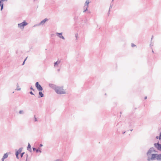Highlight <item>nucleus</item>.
I'll use <instances>...</instances> for the list:
<instances>
[{
	"label": "nucleus",
	"instance_id": "473e14b6",
	"mask_svg": "<svg viewBox=\"0 0 161 161\" xmlns=\"http://www.w3.org/2000/svg\"><path fill=\"white\" fill-rule=\"evenodd\" d=\"M60 38H61V39H63L64 40H65V38L63 36H61V37Z\"/></svg>",
	"mask_w": 161,
	"mask_h": 161
},
{
	"label": "nucleus",
	"instance_id": "7c9ffc66",
	"mask_svg": "<svg viewBox=\"0 0 161 161\" xmlns=\"http://www.w3.org/2000/svg\"><path fill=\"white\" fill-rule=\"evenodd\" d=\"M159 142L160 144H161V136H159Z\"/></svg>",
	"mask_w": 161,
	"mask_h": 161
},
{
	"label": "nucleus",
	"instance_id": "f8f14e48",
	"mask_svg": "<svg viewBox=\"0 0 161 161\" xmlns=\"http://www.w3.org/2000/svg\"><path fill=\"white\" fill-rule=\"evenodd\" d=\"M23 147H20L18 151H17L15 153V155H19L22 151Z\"/></svg>",
	"mask_w": 161,
	"mask_h": 161
},
{
	"label": "nucleus",
	"instance_id": "58836bf2",
	"mask_svg": "<svg viewBox=\"0 0 161 161\" xmlns=\"http://www.w3.org/2000/svg\"><path fill=\"white\" fill-rule=\"evenodd\" d=\"M16 158L17 159H19V155H16Z\"/></svg>",
	"mask_w": 161,
	"mask_h": 161
},
{
	"label": "nucleus",
	"instance_id": "f704fd0d",
	"mask_svg": "<svg viewBox=\"0 0 161 161\" xmlns=\"http://www.w3.org/2000/svg\"><path fill=\"white\" fill-rule=\"evenodd\" d=\"M30 94H31V95H34V93H33V92H32V91H31L30 92Z\"/></svg>",
	"mask_w": 161,
	"mask_h": 161
},
{
	"label": "nucleus",
	"instance_id": "c756f323",
	"mask_svg": "<svg viewBox=\"0 0 161 161\" xmlns=\"http://www.w3.org/2000/svg\"><path fill=\"white\" fill-rule=\"evenodd\" d=\"M112 6H113V5L112 4H111L110 6V7H109V9L110 10V9H111L112 7Z\"/></svg>",
	"mask_w": 161,
	"mask_h": 161
},
{
	"label": "nucleus",
	"instance_id": "4c0bfd02",
	"mask_svg": "<svg viewBox=\"0 0 161 161\" xmlns=\"http://www.w3.org/2000/svg\"><path fill=\"white\" fill-rule=\"evenodd\" d=\"M75 37H76V39H77V37H78V34H75Z\"/></svg>",
	"mask_w": 161,
	"mask_h": 161
},
{
	"label": "nucleus",
	"instance_id": "f3484780",
	"mask_svg": "<svg viewBox=\"0 0 161 161\" xmlns=\"http://www.w3.org/2000/svg\"><path fill=\"white\" fill-rule=\"evenodd\" d=\"M8 155L7 153H5L4 154V155L3 157V158H4L5 159L7 158L8 157Z\"/></svg>",
	"mask_w": 161,
	"mask_h": 161
},
{
	"label": "nucleus",
	"instance_id": "2f4dec72",
	"mask_svg": "<svg viewBox=\"0 0 161 161\" xmlns=\"http://www.w3.org/2000/svg\"><path fill=\"white\" fill-rule=\"evenodd\" d=\"M32 149H33V150L34 151H36V150H37V149H36V148H35V147H33L32 148Z\"/></svg>",
	"mask_w": 161,
	"mask_h": 161
},
{
	"label": "nucleus",
	"instance_id": "393cba45",
	"mask_svg": "<svg viewBox=\"0 0 161 161\" xmlns=\"http://www.w3.org/2000/svg\"><path fill=\"white\" fill-rule=\"evenodd\" d=\"M27 58H26L25 59V60H24V61H23V63H22V65H23L25 63V61H26V59Z\"/></svg>",
	"mask_w": 161,
	"mask_h": 161
},
{
	"label": "nucleus",
	"instance_id": "cd10ccee",
	"mask_svg": "<svg viewBox=\"0 0 161 161\" xmlns=\"http://www.w3.org/2000/svg\"><path fill=\"white\" fill-rule=\"evenodd\" d=\"M131 46V47H134L135 46H136V45L135 44H133V43H132Z\"/></svg>",
	"mask_w": 161,
	"mask_h": 161
},
{
	"label": "nucleus",
	"instance_id": "9b49d317",
	"mask_svg": "<svg viewBox=\"0 0 161 161\" xmlns=\"http://www.w3.org/2000/svg\"><path fill=\"white\" fill-rule=\"evenodd\" d=\"M23 147H20L18 151H17L15 153V155H19L22 151Z\"/></svg>",
	"mask_w": 161,
	"mask_h": 161
},
{
	"label": "nucleus",
	"instance_id": "ddd939ff",
	"mask_svg": "<svg viewBox=\"0 0 161 161\" xmlns=\"http://www.w3.org/2000/svg\"><path fill=\"white\" fill-rule=\"evenodd\" d=\"M48 19L47 18H46L43 19V20H42L39 23V25H43L45 22L48 20Z\"/></svg>",
	"mask_w": 161,
	"mask_h": 161
},
{
	"label": "nucleus",
	"instance_id": "37998d69",
	"mask_svg": "<svg viewBox=\"0 0 161 161\" xmlns=\"http://www.w3.org/2000/svg\"><path fill=\"white\" fill-rule=\"evenodd\" d=\"M88 11V13H89V14H90L91 13V12L90 11Z\"/></svg>",
	"mask_w": 161,
	"mask_h": 161
},
{
	"label": "nucleus",
	"instance_id": "de8ad7c7",
	"mask_svg": "<svg viewBox=\"0 0 161 161\" xmlns=\"http://www.w3.org/2000/svg\"><path fill=\"white\" fill-rule=\"evenodd\" d=\"M125 131H124V132H123V134H125Z\"/></svg>",
	"mask_w": 161,
	"mask_h": 161
},
{
	"label": "nucleus",
	"instance_id": "f03ea898",
	"mask_svg": "<svg viewBox=\"0 0 161 161\" xmlns=\"http://www.w3.org/2000/svg\"><path fill=\"white\" fill-rule=\"evenodd\" d=\"M55 91L58 94H65L66 93L65 91L63 89V86H58Z\"/></svg>",
	"mask_w": 161,
	"mask_h": 161
},
{
	"label": "nucleus",
	"instance_id": "79ce46f5",
	"mask_svg": "<svg viewBox=\"0 0 161 161\" xmlns=\"http://www.w3.org/2000/svg\"><path fill=\"white\" fill-rule=\"evenodd\" d=\"M42 146H43V145L42 144H40V147H42Z\"/></svg>",
	"mask_w": 161,
	"mask_h": 161
},
{
	"label": "nucleus",
	"instance_id": "a18cd8bd",
	"mask_svg": "<svg viewBox=\"0 0 161 161\" xmlns=\"http://www.w3.org/2000/svg\"><path fill=\"white\" fill-rule=\"evenodd\" d=\"M152 49V52L153 53H154V51L153 49V48H152V47L151 48Z\"/></svg>",
	"mask_w": 161,
	"mask_h": 161
},
{
	"label": "nucleus",
	"instance_id": "4be33fe9",
	"mask_svg": "<svg viewBox=\"0 0 161 161\" xmlns=\"http://www.w3.org/2000/svg\"><path fill=\"white\" fill-rule=\"evenodd\" d=\"M121 123H119L117 124V125H116V127H119V126H121Z\"/></svg>",
	"mask_w": 161,
	"mask_h": 161
},
{
	"label": "nucleus",
	"instance_id": "72a5a7b5",
	"mask_svg": "<svg viewBox=\"0 0 161 161\" xmlns=\"http://www.w3.org/2000/svg\"><path fill=\"white\" fill-rule=\"evenodd\" d=\"M30 89L31 90L33 91H34L35 90L34 89L32 88V86L31 87Z\"/></svg>",
	"mask_w": 161,
	"mask_h": 161
},
{
	"label": "nucleus",
	"instance_id": "c03bdc74",
	"mask_svg": "<svg viewBox=\"0 0 161 161\" xmlns=\"http://www.w3.org/2000/svg\"><path fill=\"white\" fill-rule=\"evenodd\" d=\"M110 10H109V11H108V15H109V14H110V13H109V12H110Z\"/></svg>",
	"mask_w": 161,
	"mask_h": 161
},
{
	"label": "nucleus",
	"instance_id": "9d476101",
	"mask_svg": "<svg viewBox=\"0 0 161 161\" xmlns=\"http://www.w3.org/2000/svg\"><path fill=\"white\" fill-rule=\"evenodd\" d=\"M23 147H20L18 151H17L15 153V155H19L22 151Z\"/></svg>",
	"mask_w": 161,
	"mask_h": 161
},
{
	"label": "nucleus",
	"instance_id": "ea45409f",
	"mask_svg": "<svg viewBox=\"0 0 161 161\" xmlns=\"http://www.w3.org/2000/svg\"><path fill=\"white\" fill-rule=\"evenodd\" d=\"M5 158H3V157L2 158V161H4Z\"/></svg>",
	"mask_w": 161,
	"mask_h": 161
},
{
	"label": "nucleus",
	"instance_id": "49530a36",
	"mask_svg": "<svg viewBox=\"0 0 161 161\" xmlns=\"http://www.w3.org/2000/svg\"><path fill=\"white\" fill-rule=\"evenodd\" d=\"M147 97H144V99H145H145H147Z\"/></svg>",
	"mask_w": 161,
	"mask_h": 161
},
{
	"label": "nucleus",
	"instance_id": "8fccbe9b",
	"mask_svg": "<svg viewBox=\"0 0 161 161\" xmlns=\"http://www.w3.org/2000/svg\"><path fill=\"white\" fill-rule=\"evenodd\" d=\"M153 36H152V39H151V40H152V39H153Z\"/></svg>",
	"mask_w": 161,
	"mask_h": 161
},
{
	"label": "nucleus",
	"instance_id": "864d4df0",
	"mask_svg": "<svg viewBox=\"0 0 161 161\" xmlns=\"http://www.w3.org/2000/svg\"><path fill=\"white\" fill-rule=\"evenodd\" d=\"M114 0H112V1H113Z\"/></svg>",
	"mask_w": 161,
	"mask_h": 161
},
{
	"label": "nucleus",
	"instance_id": "b1692460",
	"mask_svg": "<svg viewBox=\"0 0 161 161\" xmlns=\"http://www.w3.org/2000/svg\"><path fill=\"white\" fill-rule=\"evenodd\" d=\"M3 3H2V5H1V10H2L3 9Z\"/></svg>",
	"mask_w": 161,
	"mask_h": 161
},
{
	"label": "nucleus",
	"instance_id": "dca6fc26",
	"mask_svg": "<svg viewBox=\"0 0 161 161\" xmlns=\"http://www.w3.org/2000/svg\"><path fill=\"white\" fill-rule=\"evenodd\" d=\"M40 92H39V96L38 97L39 98L40 97H42L44 96V94L42 92L39 91Z\"/></svg>",
	"mask_w": 161,
	"mask_h": 161
},
{
	"label": "nucleus",
	"instance_id": "0eeeda50",
	"mask_svg": "<svg viewBox=\"0 0 161 161\" xmlns=\"http://www.w3.org/2000/svg\"><path fill=\"white\" fill-rule=\"evenodd\" d=\"M35 86L37 89L39 91H42L43 90V88L40 85L38 82H36L35 84Z\"/></svg>",
	"mask_w": 161,
	"mask_h": 161
},
{
	"label": "nucleus",
	"instance_id": "a19ab883",
	"mask_svg": "<svg viewBox=\"0 0 161 161\" xmlns=\"http://www.w3.org/2000/svg\"><path fill=\"white\" fill-rule=\"evenodd\" d=\"M60 70V69H57V71L58 72H59V71Z\"/></svg>",
	"mask_w": 161,
	"mask_h": 161
},
{
	"label": "nucleus",
	"instance_id": "a211bd4d",
	"mask_svg": "<svg viewBox=\"0 0 161 161\" xmlns=\"http://www.w3.org/2000/svg\"><path fill=\"white\" fill-rule=\"evenodd\" d=\"M74 19L75 21H77L78 19V16H75L74 17Z\"/></svg>",
	"mask_w": 161,
	"mask_h": 161
},
{
	"label": "nucleus",
	"instance_id": "6e6552de",
	"mask_svg": "<svg viewBox=\"0 0 161 161\" xmlns=\"http://www.w3.org/2000/svg\"><path fill=\"white\" fill-rule=\"evenodd\" d=\"M49 87L54 89L55 91L57 88V87H58L55 84H49Z\"/></svg>",
	"mask_w": 161,
	"mask_h": 161
},
{
	"label": "nucleus",
	"instance_id": "423d86ee",
	"mask_svg": "<svg viewBox=\"0 0 161 161\" xmlns=\"http://www.w3.org/2000/svg\"><path fill=\"white\" fill-rule=\"evenodd\" d=\"M154 145L155 147L158 150L161 151V144H160L159 142L157 143H155Z\"/></svg>",
	"mask_w": 161,
	"mask_h": 161
},
{
	"label": "nucleus",
	"instance_id": "c9c22d12",
	"mask_svg": "<svg viewBox=\"0 0 161 161\" xmlns=\"http://www.w3.org/2000/svg\"><path fill=\"white\" fill-rule=\"evenodd\" d=\"M54 161H62V160L61 159H57Z\"/></svg>",
	"mask_w": 161,
	"mask_h": 161
},
{
	"label": "nucleus",
	"instance_id": "7ed1b4c3",
	"mask_svg": "<svg viewBox=\"0 0 161 161\" xmlns=\"http://www.w3.org/2000/svg\"><path fill=\"white\" fill-rule=\"evenodd\" d=\"M90 0H86L85 2L84 5L83 7L84 9V13H86V12L88 11V8L89 7V4L90 3Z\"/></svg>",
	"mask_w": 161,
	"mask_h": 161
},
{
	"label": "nucleus",
	"instance_id": "f257e3e1",
	"mask_svg": "<svg viewBox=\"0 0 161 161\" xmlns=\"http://www.w3.org/2000/svg\"><path fill=\"white\" fill-rule=\"evenodd\" d=\"M157 160L158 161H161V154H152L151 157H147V160L148 161H153Z\"/></svg>",
	"mask_w": 161,
	"mask_h": 161
},
{
	"label": "nucleus",
	"instance_id": "1a4fd4ad",
	"mask_svg": "<svg viewBox=\"0 0 161 161\" xmlns=\"http://www.w3.org/2000/svg\"><path fill=\"white\" fill-rule=\"evenodd\" d=\"M61 62V60L58 59V60L54 63V67L55 68L58 67V64H59Z\"/></svg>",
	"mask_w": 161,
	"mask_h": 161
},
{
	"label": "nucleus",
	"instance_id": "2eb2a0df",
	"mask_svg": "<svg viewBox=\"0 0 161 161\" xmlns=\"http://www.w3.org/2000/svg\"><path fill=\"white\" fill-rule=\"evenodd\" d=\"M56 35L57 36H58L60 38H61V36H63V35H62L63 33L62 32H61V33L56 32Z\"/></svg>",
	"mask_w": 161,
	"mask_h": 161
},
{
	"label": "nucleus",
	"instance_id": "a878e982",
	"mask_svg": "<svg viewBox=\"0 0 161 161\" xmlns=\"http://www.w3.org/2000/svg\"><path fill=\"white\" fill-rule=\"evenodd\" d=\"M19 114H22L23 113V111H22V110H20V111H19Z\"/></svg>",
	"mask_w": 161,
	"mask_h": 161
},
{
	"label": "nucleus",
	"instance_id": "3c124183",
	"mask_svg": "<svg viewBox=\"0 0 161 161\" xmlns=\"http://www.w3.org/2000/svg\"><path fill=\"white\" fill-rule=\"evenodd\" d=\"M120 114H122V112H120Z\"/></svg>",
	"mask_w": 161,
	"mask_h": 161
},
{
	"label": "nucleus",
	"instance_id": "39448f33",
	"mask_svg": "<svg viewBox=\"0 0 161 161\" xmlns=\"http://www.w3.org/2000/svg\"><path fill=\"white\" fill-rule=\"evenodd\" d=\"M28 23H26L25 20H24L22 22L18 24V27L20 29L24 28V27L27 25Z\"/></svg>",
	"mask_w": 161,
	"mask_h": 161
},
{
	"label": "nucleus",
	"instance_id": "aec40b11",
	"mask_svg": "<svg viewBox=\"0 0 161 161\" xmlns=\"http://www.w3.org/2000/svg\"><path fill=\"white\" fill-rule=\"evenodd\" d=\"M17 87L16 89V90H18V91H20L21 90V88H19V86L18 84H17Z\"/></svg>",
	"mask_w": 161,
	"mask_h": 161
},
{
	"label": "nucleus",
	"instance_id": "e433bc0d",
	"mask_svg": "<svg viewBox=\"0 0 161 161\" xmlns=\"http://www.w3.org/2000/svg\"><path fill=\"white\" fill-rule=\"evenodd\" d=\"M156 139H159V136H156Z\"/></svg>",
	"mask_w": 161,
	"mask_h": 161
},
{
	"label": "nucleus",
	"instance_id": "5701e85b",
	"mask_svg": "<svg viewBox=\"0 0 161 161\" xmlns=\"http://www.w3.org/2000/svg\"><path fill=\"white\" fill-rule=\"evenodd\" d=\"M25 154V152H23V153H21L20 154V157H21V158H22L23 156V155Z\"/></svg>",
	"mask_w": 161,
	"mask_h": 161
},
{
	"label": "nucleus",
	"instance_id": "20e7f679",
	"mask_svg": "<svg viewBox=\"0 0 161 161\" xmlns=\"http://www.w3.org/2000/svg\"><path fill=\"white\" fill-rule=\"evenodd\" d=\"M157 152L154 149V148L153 147H151L147 151V155L148 157H150L149 156L151 154V153L155 152L156 153Z\"/></svg>",
	"mask_w": 161,
	"mask_h": 161
},
{
	"label": "nucleus",
	"instance_id": "412c9836",
	"mask_svg": "<svg viewBox=\"0 0 161 161\" xmlns=\"http://www.w3.org/2000/svg\"><path fill=\"white\" fill-rule=\"evenodd\" d=\"M40 148H39L38 149H37L36 150V152L38 153V152H40V153H42V151L41 150H39Z\"/></svg>",
	"mask_w": 161,
	"mask_h": 161
},
{
	"label": "nucleus",
	"instance_id": "c85d7f7f",
	"mask_svg": "<svg viewBox=\"0 0 161 161\" xmlns=\"http://www.w3.org/2000/svg\"><path fill=\"white\" fill-rule=\"evenodd\" d=\"M28 155L27 154H26V161H27V159H28Z\"/></svg>",
	"mask_w": 161,
	"mask_h": 161
},
{
	"label": "nucleus",
	"instance_id": "6ab92c4d",
	"mask_svg": "<svg viewBox=\"0 0 161 161\" xmlns=\"http://www.w3.org/2000/svg\"><path fill=\"white\" fill-rule=\"evenodd\" d=\"M153 43L152 42V41L151 40V42H150V47L152 48V47L153 46Z\"/></svg>",
	"mask_w": 161,
	"mask_h": 161
},
{
	"label": "nucleus",
	"instance_id": "bb28decb",
	"mask_svg": "<svg viewBox=\"0 0 161 161\" xmlns=\"http://www.w3.org/2000/svg\"><path fill=\"white\" fill-rule=\"evenodd\" d=\"M34 119H35V121H37V119L35 115H34Z\"/></svg>",
	"mask_w": 161,
	"mask_h": 161
},
{
	"label": "nucleus",
	"instance_id": "603ef678",
	"mask_svg": "<svg viewBox=\"0 0 161 161\" xmlns=\"http://www.w3.org/2000/svg\"><path fill=\"white\" fill-rule=\"evenodd\" d=\"M132 130H133L132 129V130H130V131H132Z\"/></svg>",
	"mask_w": 161,
	"mask_h": 161
},
{
	"label": "nucleus",
	"instance_id": "09e8293b",
	"mask_svg": "<svg viewBox=\"0 0 161 161\" xmlns=\"http://www.w3.org/2000/svg\"><path fill=\"white\" fill-rule=\"evenodd\" d=\"M117 131H118V132H119L118 131V129H117Z\"/></svg>",
	"mask_w": 161,
	"mask_h": 161
},
{
	"label": "nucleus",
	"instance_id": "4468645a",
	"mask_svg": "<svg viewBox=\"0 0 161 161\" xmlns=\"http://www.w3.org/2000/svg\"><path fill=\"white\" fill-rule=\"evenodd\" d=\"M27 150L30 151V152H31L32 150L31 147V146L29 143H28V146L27 147Z\"/></svg>",
	"mask_w": 161,
	"mask_h": 161
}]
</instances>
